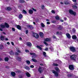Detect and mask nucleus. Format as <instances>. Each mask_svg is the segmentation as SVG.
<instances>
[{
	"label": "nucleus",
	"instance_id": "nucleus-20",
	"mask_svg": "<svg viewBox=\"0 0 78 78\" xmlns=\"http://www.w3.org/2000/svg\"><path fill=\"white\" fill-rule=\"evenodd\" d=\"M0 39L1 41H3L5 40V37L3 36H1Z\"/></svg>",
	"mask_w": 78,
	"mask_h": 78
},
{
	"label": "nucleus",
	"instance_id": "nucleus-21",
	"mask_svg": "<svg viewBox=\"0 0 78 78\" xmlns=\"http://www.w3.org/2000/svg\"><path fill=\"white\" fill-rule=\"evenodd\" d=\"M37 48L39 49V50H42V48L40 47V46L39 45H37Z\"/></svg>",
	"mask_w": 78,
	"mask_h": 78
},
{
	"label": "nucleus",
	"instance_id": "nucleus-37",
	"mask_svg": "<svg viewBox=\"0 0 78 78\" xmlns=\"http://www.w3.org/2000/svg\"><path fill=\"white\" fill-rule=\"evenodd\" d=\"M53 65L54 66H58V64L56 63H53Z\"/></svg>",
	"mask_w": 78,
	"mask_h": 78
},
{
	"label": "nucleus",
	"instance_id": "nucleus-24",
	"mask_svg": "<svg viewBox=\"0 0 78 78\" xmlns=\"http://www.w3.org/2000/svg\"><path fill=\"white\" fill-rule=\"evenodd\" d=\"M7 11H11L12 10V9L10 7H7Z\"/></svg>",
	"mask_w": 78,
	"mask_h": 78
},
{
	"label": "nucleus",
	"instance_id": "nucleus-34",
	"mask_svg": "<svg viewBox=\"0 0 78 78\" xmlns=\"http://www.w3.org/2000/svg\"><path fill=\"white\" fill-rule=\"evenodd\" d=\"M32 60L33 61V62H37V60H36V59L32 58Z\"/></svg>",
	"mask_w": 78,
	"mask_h": 78
},
{
	"label": "nucleus",
	"instance_id": "nucleus-17",
	"mask_svg": "<svg viewBox=\"0 0 78 78\" xmlns=\"http://www.w3.org/2000/svg\"><path fill=\"white\" fill-rule=\"evenodd\" d=\"M26 75L27 77H31V74L29 73L28 72H27L26 73Z\"/></svg>",
	"mask_w": 78,
	"mask_h": 78
},
{
	"label": "nucleus",
	"instance_id": "nucleus-57",
	"mask_svg": "<svg viewBox=\"0 0 78 78\" xmlns=\"http://www.w3.org/2000/svg\"><path fill=\"white\" fill-rule=\"evenodd\" d=\"M11 43L12 44V45H14V42H11Z\"/></svg>",
	"mask_w": 78,
	"mask_h": 78
},
{
	"label": "nucleus",
	"instance_id": "nucleus-8",
	"mask_svg": "<svg viewBox=\"0 0 78 78\" xmlns=\"http://www.w3.org/2000/svg\"><path fill=\"white\" fill-rule=\"evenodd\" d=\"M38 71L40 73H42L43 72V70H42L41 67L40 66L39 67V68L38 69Z\"/></svg>",
	"mask_w": 78,
	"mask_h": 78
},
{
	"label": "nucleus",
	"instance_id": "nucleus-32",
	"mask_svg": "<svg viewBox=\"0 0 78 78\" xmlns=\"http://www.w3.org/2000/svg\"><path fill=\"white\" fill-rule=\"evenodd\" d=\"M72 32L73 33H75L76 32V30L75 29V28H73L72 29Z\"/></svg>",
	"mask_w": 78,
	"mask_h": 78
},
{
	"label": "nucleus",
	"instance_id": "nucleus-49",
	"mask_svg": "<svg viewBox=\"0 0 78 78\" xmlns=\"http://www.w3.org/2000/svg\"><path fill=\"white\" fill-rule=\"evenodd\" d=\"M22 72V71L21 70H18L17 71V73H21Z\"/></svg>",
	"mask_w": 78,
	"mask_h": 78
},
{
	"label": "nucleus",
	"instance_id": "nucleus-10",
	"mask_svg": "<svg viewBox=\"0 0 78 78\" xmlns=\"http://www.w3.org/2000/svg\"><path fill=\"white\" fill-rule=\"evenodd\" d=\"M66 36L67 37L68 39H70L71 38V36H70V34L67 33L66 34Z\"/></svg>",
	"mask_w": 78,
	"mask_h": 78
},
{
	"label": "nucleus",
	"instance_id": "nucleus-44",
	"mask_svg": "<svg viewBox=\"0 0 78 78\" xmlns=\"http://www.w3.org/2000/svg\"><path fill=\"white\" fill-rule=\"evenodd\" d=\"M25 52H26V53H29L30 52V51L28 50L27 49H26L25 50Z\"/></svg>",
	"mask_w": 78,
	"mask_h": 78
},
{
	"label": "nucleus",
	"instance_id": "nucleus-60",
	"mask_svg": "<svg viewBox=\"0 0 78 78\" xmlns=\"http://www.w3.org/2000/svg\"><path fill=\"white\" fill-rule=\"evenodd\" d=\"M46 21L47 22H50V20H48V19H46Z\"/></svg>",
	"mask_w": 78,
	"mask_h": 78
},
{
	"label": "nucleus",
	"instance_id": "nucleus-64",
	"mask_svg": "<svg viewBox=\"0 0 78 78\" xmlns=\"http://www.w3.org/2000/svg\"><path fill=\"white\" fill-rule=\"evenodd\" d=\"M64 20H67V18L64 17Z\"/></svg>",
	"mask_w": 78,
	"mask_h": 78
},
{
	"label": "nucleus",
	"instance_id": "nucleus-11",
	"mask_svg": "<svg viewBox=\"0 0 78 78\" xmlns=\"http://www.w3.org/2000/svg\"><path fill=\"white\" fill-rule=\"evenodd\" d=\"M4 26H5V27H6V28H8L9 27V24L6 22H5L4 23Z\"/></svg>",
	"mask_w": 78,
	"mask_h": 78
},
{
	"label": "nucleus",
	"instance_id": "nucleus-43",
	"mask_svg": "<svg viewBox=\"0 0 78 78\" xmlns=\"http://www.w3.org/2000/svg\"><path fill=\"white\" fill-rule=\"evenodd\" d=\"M41 9H44V8H45V6L44 5H42L41 7Z\"/></svg>",
	"mask_w": 78,
	"mask_h": 78
},
{
	"label": "nucleus",
	"instance_id": "nucleus-59",
	"mask_svg": "<svg viewBox=\"0 0 78 78\" xmlns=\"http://www.w3.org/2000/svg\"><path fill=\"white\" fill-rule=\"evenodd\" d=\"M59 34H60V35L62 34V32H59Z\"/></svg>",
	"mask_w": 78,
	"mask_h": 78
},
{
	"label": "nucleus",
	"instance_id": "nucleus-33",
	"mask_svg": "<svg viewBox=\"0 0 78 78\" xmlns=\"http://www.w3.org/2000/svg\"><path fill=\"white\" fill-rule=\"evenodd\" d=\"M23 14H27V12L25 10H23Z\"/></svg>",
	"mask_w": 78,
	"mask_h": 78
},
{
	"label": "nucleus",
	"instance_id": "nucleus-12",
	"mask_svg": "<svg viewBox=\"0 0 78 78\" xmlns=\"http://www.w3.org/2000/svg\"><path fill=\"white\" fill-rule=\"evenodd\" d=\"M29 28V29H30L31 30H33L34 29V27H33V26L31 25H28L27 26Z\"/></svg>",
	"mask_w": 78,
	"mask_h": 78
},
{
	"label": "nucleus",
	"instance_id": "nucleus-54",
	"mask_svg": "<svg viewBox=\"0 0 78 78\" xmlns=\"http://www.w3.org/2000/svg\"><path fill=\"white\" fill-rule=\"evenodd\" d=\"M49 49H51V50L52 51H53V50H54V49L53 48H49Z\"/></svg>",
	"mask_w": 78,
	"mask_h": 78
},
{
	"label": "nucleus",
	"instance_id": "nucleus-3",
	"mask_svg": "<svg viewBox=\"0 0 78 78\" xmlns=\"http://www.w3.org/2000/svg\"><path fill=\"white\" fill-rule=\"evenodd\" d=\"M71 60L76 61V56L75 55H73L70 56Z\"/></svg>",
	"mask_w": 78,
	"mask_h": 78
},
{
	"label": "nucleus",
	"instance_id": "nucleus-47",
	"mask_svg": "<svg viewBox=\"0 0 78 78\" xmlns=\"http://www.w3.org/2000/svg\"><path fill=\"white\" fill-rule=\"evenodd\" d=\"M12 30L13 31H15V28L14 27H12Z\"/></svg>",
	"mask_w": 78,
	"mask_h": 78
},
{
	"label": "nucleus",
	"instance_id": "nucleus-29",
	"mask_svg": "<svg viewBox=\"0 0 78 78\" xmlns=\"http://www.w3.org/2000/svg\"><path fill=\"white\" fill-rule=\"evenodd\" d=\"M19 2L21 3H25V1L23 0H19Z\"/></svg>",
	"mask_w": 78,
	"mask_h": 78
},
{
	"label": "nucleus",
	"instance_id": "nucleus-48",
	"mask_svg": "<svg viewBox=\"0 0 78 78\" xmlns=\"http://www.w3.org/2000/svg\"><path fill=\"white\" fill-rule=\"evenodd\" d=\"M51 12L52 13H53V14H55V12L53 10H51Z\"/></svg>",
	"mask_w": 78,
	"mask_h": 78
},
{
	"label": "nucleus",
	"instance_id": "nucleus-51",
	"mask_svg": "<svg viewBox=\"0 0 78 78\" xmlns=\"http://www.w3.org/2000/svg\"><path fill=\"white\" fill-rule=\"evenodd\" d=\"M28 30H26V34H28Z\"/></svg>",
	"mask_w": 78,
	"mask_h": 78
},
{
	"label": "nucleus",
	"instance_id": "nucleus-38",
	"mask_svg": "<svg viewBox=\"0 0 78 78\" xmlns=\"http://www.w3.org/2000/svg\"><path fill=\"white\" fill-rule=\"evenodd\" d=\"M55 19L57 20H59V16H56L55 17Z\"/></svg>",
	"mask_w": 78,
	"mask_h": 78
},
{
	"label": "nucleus",
	"instance_id": "nucleus-15",
	"mask_svg": "<svg viewBox=\"0 0 78 78\" xmlns=\"http://www.w3.org/2000/svg\"><path fill=\"white\" fill-rule=\"evenodd\" d=\"M72 38L73 40H76L77 39V37L75 35H73L72 36Z\"/></svg>",
	"mask_w": 78,
	"mask_h": 78
},
{
	"label": "nucleus",
	"instance_id": "nucleus-7",
	"mask_svg": "<svg viewBox=\"0 0 78 78\" xmlns=\"http://www.w3.org/2000/svg\"><path fill=\"white\" fill-rule=\"evenodd\" d=\"M68 78H73L75 76V75L73 74V73H70L67 75Z\"/></svg>",
	"mask_w": 78,
	"mask_h": 78
},
{
	"label": "nucleus",
	"instance_id": "nucleus-6",
	"mask_svg": "<svg viewBox=\"0 0 78 78\" xmlns=\"http://www.w3.org/2000/svg\"><path fill=\"white\" fill-rule=\"evenodd\" d=\"M33 37H35V38H36L37 39V38H39V37L38 34L36 33H33Z\"/></svg>",
	"mask_w": 78,
	"mask_h": 78
},
{
	"label": "nucleus",
	"instance_id": "nucleus-45",
	"mask_svg": "<svg viewBox=\"0 0 78 78\" xmlns=\"http://www.w3.org/2000/svg\"><path fill=\"white\" fill-rule=\"evenodd\" d=\"M25 69L26 70H28V69H30V67H28V66H26L25 67Z\"/></svg>",
	"mask_w": 78,
	"mask_h": 78
},
{
	"label": "nucleus",
	"instance_id": "nucleus-18",
	"mask_svg": "<svg viewBox=\"0 0 78 78\" xmlns=\"http://www.w3.org/2000/svg\"><path fill=\"white\" fill-rule=\"evenodd\" d=\"M39 35L41 37H44V33L42 32H40L39 33Z\"/></svg>",
	"mask_w": 78,
	"mask_h": 78
},
{
	"label": "nucleus",
	"instance_id": "nucleus-13",
	"mask_svg": "<svg viewBox=\"0 0 78 78\" xmlns=\"http://www.w3.org/2000/svg\"><path fill=\"white\" fill-rule=\"evenodd\" d=\"M16 59L18 61H21L22 60V58L20 57H17L16 58Z\"/></svg>",
	"mask_w": 78,
	"mask_h": 78
},
{
	"label": "nucleus",
	"instance_id": "nucleus-39",
	"mask_svg": "<svg viewBox=\"0 0 78 78\" xmlns=\"http://www.w3.org/2000/svg\"><path fill=\"white\" fill-rule=\"evenodd\" d=\"M30 55H33V56H35V55H36V54L35 53H30Z\"/></svg>",
	"mask_w": 78,
	"mask_h": 78
},
{
	"label": "nucleus",
	"instance_id": "nucleus-28",
	"mask_svg": "<svg viewBox=\"0 0 78 78\" xmlns=\"http://www.w3.org/2000/svg\"><path fill=\"white\" fill-rule=\"evenodd\" d=\"M4 48V47L2 45H0V50H3Z\"/></svg>",
	"mask_w": 78,
	"mask_h": 78
},
{
	"label": "nucleus",
	"instance_id": "nucleus-14",
	"mask_svg": "<svg viewBox=\"0 0 78 78\" xmlns=\"http://www.w3.org/2000/svg\"><path fill=\"white\" fill-rule=\"evenodd\" d=\"M16 28L18 29V30H21L22 29V28L21 27V26H20V25H16Z\"/></svg>",
	"mask_w": 78,
	"mask_h": 78
},
{
	"label": "nucleus",
	"instance_id": "nucleus-4",
	"mask_svg": "<svg viewBox=\"0 0 78 78\" xmlns=\"http://www.w3.org/2000/svg\"><path fill=\"white\" fill-rule=\"evenodd\" d=\"M69 69L70 70H74V66L73 65H70L69 66Z\"/></svg>",
	"mask_w": 78,
	"mask_h": 78
},
{
	"label": "nucleus",
	"instance_id": "nucleus-61",
	"mask_svg": "<svg viewBox=\"0 0 78 78\" xmlns=\"http://www.w3.org/2000/svg\"><path fill=\"white\" fill-rule=\"evenodd\" d=\"M0 31H3V29H2V28H0Z\"/></svg>",
	"mask_w": 78,
	"mask_h": 78
},
{
	"label": "nucleus",
	"instance_id": "nucleus-41",
	"mask_svg": "<svg viewBox=\"0 0 78 78\" xmlns=\"http://www.w3.org/2000/svg\"><path fill=\"white\" fill-rule=\"evenodd\" d=\"M65 5H69V2L67 1H66L65 2Z\"/></svg>",
	"mask_w": 78,
	"mask_h": 78
},
{
	"label": "nucleus",
	"instance_id": "nucleus-23",
	"mask_svg": "<svg viewBox=\"0 0 78 78\" xmlns=\"http://www.w3.org/2000/svg\"><path fill=\"white\" fill-rule=\"evenodd\" d=\"M45 41H46V42H49L50 41H51V40H50V39L48 38H47L45 40Z\"/></svg>",
	"mask_w": 78,
	"mask_h": 78
},
{
	"label": "nucleus",
	"instance_id": "nucleus-25",
	"mask_svg": "<svg viewBox=\"0 0 78 78\" xmlns=\"http://www.w3.org/2000/svg\"><path fill=\"white\" fill-rule=\"evenodd\" d=\"M9 54L11 55H14V52H13V51L12 50H11L9 52Z\"/></svg>",
	"mask_w": 78,
	"mask_h": 78
},
{
	"label": "nucleus",
	"instance_id": "nucleus-19",
	"mask_svg": "<svg viewBox=\"0 0 78 78\" xmlns=\"http://www.w3.org/2000/svg\"><path fill=\"white\" fill-rule=\"evenodd\" d=\"M63 29V27L61 25H59V30H62Z\"/></svg>",
	"mask_w": 78,
	"mask_h": 78
},
{
	"label": "nucleus",
	"instance_id": "nucleus-9",
	"mask_svg": "<svg viewBox=\"0 0 78 78\" xmlns=\"http://www.w3.org/2000/svg\"><path fill=\"white\" fill-rule=\"evenodd\" d=\"M27 46L30 47L32 46V44L30 42H27L26 43Z\"/></svg>",
	"mask_w": 78,
	"mask_h": 78
},
{
	"label": "nucleus",
	"instance_id": "nucleus-30",
	"mask_svg": "<svg viewBox=\"0 0 78 78\" xmlns=\"http://www.w3.org/2000/svg\"><path fill=\"white\" fill-rule=\"evenodd\" d=\"M23 17V16L22 15V14H20L19 16V19H22V17Z\"/></svg>",
	"mask_w": 78,
	"mask_h": 78
},
{
	"label": "nucleus",
	"instance_id": "nucleus-42",
	"mask_svg": "<svg viewBox=\"0 0 78 78\" xmlns=\"http://www.w3.org/2000/svg\"><path fill=\"white\" fill-rule=\"evenodd\" d=\"M44 43L46 45V46H47V45H48V44H47V42H46L44 41Z\"/></svg>",
	"mask_w": 78,
	"mask_h": 78
},
{
	"label": "nucleus",
	"instance_id": "nucleus-16",
	"mask_svg": "<svg viewBox=\"0 0 78 78\" xmlns=\"http://www.w3.org/2000/svg\"><path fill=\"white\" fill-rule=\"evenodd\" d=\"M11 75L12 76L14 77L16 76V74L15 72L12 71L11 72Z\"/></svg>",
	"mask_w": 78,
	"mask_h": 78
},
{
	"label": "nucleus",
	"instance_id": "nucleus-62",
	"mask_svg": "<svg viewBox=\"0 0 78 78\" xmlns=\"http://www.w3.org/2000/svg\"><path fill=\"white\" fill-rule=\"evenodd\" d=\"M47 23L48 25H50V22H47Z\"/></svg>",
	"mask_w": 78,
	"mask_h": 78
},
{
	"label": "nucleus",
	"instance_id": "nucleus-63",
	"mask_svg": "<svg viewBox=\"0 0 78 78\" xmlns=\"http://www.w3.org/2000/svg\"><path fill=\"white\" fill-rule=\"evenodd\" d=\"M59 63L61 64L62 63V62H61V61L60 60H59Z\"/></svg>",
	"mask_w": 78,
	"mask_h": 78
},
{
	"label": "nucleus",
	"instance_id": "nucleus-46",
	"mask_svg": "<svg viewBox=\"0 0 78 78\" xmlns=\"http://www.w3.org/2000/svg\"><path fill=\"white\" fill-rule=\"evenodd\" d=\"M56 20H53L51 21V23H56Z\"/></svg>",
	"mask_w": 78,
	"mask_h": 78
},
{
	"label": "nucleus",
	"instance_id": "nucleus-26",
	"mask_svg": "<svg viewBox=\"0 0 78 78\" xmlns=\"http://www.w3.org/2000/svg\"><path fill=\"white\" fill-rule=\"evenodd\" d=\"M4 60L5 61H6L7 62H8V60H9V58L8 57H5L4 58Z\"/></svg>",
	"mask_w": 78,
	"mask_h": 78
},
{
	"label": "nucleus",
	"instance_id": "nucleus-56",
	"mask_svg": "<svg viewBox=\"0 0 78 78\" xmlns=\"http://www.w3.org/2000/svg\"><path fill=\"white\" fill-rule=\"evenodd\" d=\"M53 39H56V37H55V36H53Z\"/></svg>",
	"mask_w": 78,
	"mask_h": 78
},
{
	"label": "nucleus",
	"instance_id": "nucleus-36",
	"mask_svg": "<svg viewBox=\"0 0 78 78\" xmlns=\"http://www.w3.org/2000/svg\"><path fill=\"white\" fill-rule=\"evenodd\" d=\"M41 25L42 27H43V28L45 27V25H44V24H43V23H41Z\"/></svg>",
	"mask_w": 78,
	"mask_h": 78
},
{
	"label": "nucleus",
	"instance_id": "nucleus-53",
	"mask_svg": "<svg viewBox=\"0 0 78 78\" xmlns=\"http://www.w3.org/2000/svg\"><path fill=\"white\" fill-rule=\"evenodd\" d=\"M34 67L33 65H30V68H34Z\"/></svg>",
	"mask_w": 78,
	"mask_h": 78
},
{
	"label": "nucleus",
	"instance_id": "nucleus-40",
	"mask_svg": "<svg viewBox=\"0 0 78 78\" xmlns=\"http://www.w3.org/2000/svg\"><path fill=\"white\" fill-rule=\"evenodd\" d=\"M73 8H75V9H76V8H77V6L75 5H73Z\"/></svg>",
	"mask_w": 78,
	"mask_h": 78
},
{
	"label": "nucleus",
	"instance_id": "nucleus-52",
	"mask_svg": "<svg viewBox=\"0 0 78 78\" xmlns=\"http://www.w3.org/2000/svg\"><path fill=\"white\" fill-rule=\"evenodd\" d=\"M48 48H46L44 49V50H45V51H48Z\"/></svg>",
	"mask_w": 78,
	"mask_h": 78
},
{
	"label": "nucleus",
	"instance_id": "nucleus-58",
	"mask_svg": "<svg viewBox=\"0 0 78 78\" xmlns=\"http://www.w3.org/2000/svg\"><path fill=\"white\" fill-rule=\"evenodd\" d=\"M15 55H16V56H18V55H19V54L17 52H16L15 53Z\"/></svg>",
	"mask_w": 78,
	"mask_h": 78
},
{
	"label": "nucleus",
	"instance_id": "nucleus-35",
	"mask_svg": "<svg viewBox=\"0 0 78 78\" xmlns=\"http://www.w3.org/2000/svg\"><path fill=\"white\" fill-rule=\"evenodd\" d=\"M43 55L44 57H47L46 52H43Z\"/></svg>",
	"mask_w": 78,
	"mask_h": 78
},
{
	"label": "nucleus",
	"instance_id": "nucleus-22",
	"mask_svg": "<svg viewBox=\"0 0 78 78\" xmlns=\"http://www.w3.org/2000/svg\"><path fill=\"white\" fill-rule=\"evenodd\" d=\"M0 27L2 29H3V28H5V25H3V24H1Z\"/></svg>",
	"mask_w": 78,
	"mask_h": 78
},
{
	"label": "nucleus",
	"instance_id": "nucleus-31",
	"mask_svg": "<svg viewBox=\"0 0 78 78\" xmlns=\"http://www.w3.org/2000/svg\"><path fill=\"white\" fill-rule=\"evenodd\" d=\"M26 62L27 63V64H28V65H30V61L29 60H26Z\"/></svg>",
	"mask_w": 78,
	"mask_h": 78
},
{
	"label": "nucleus",
	"instance_id": "nucleus-2",
	"mask_svg": "<svg viewBox=\"0 0 78 78\" xmlns=\"http://www.w3.org/2000/svg\"><path fill=\"white\" fill-rule=\"evenodd\" d=\"M69 12L70 14L73 15L74 16H76V12L73 11L72 9L69 10Z\"/></svg>",
	"mask_w": 78,
	"mask_h": 78
},
{
	"label": "nucleus",
	"instance_id": "nucleus-1",
	"mask_svg": "<svg viewBox=\"0 0 78 78\" xmlns=\"http://www.w3.org/2000/svg\"><path fill=\"white\" fill-rule=\"evenodd\" d=\"M55 69L56 70V71H55V70H52V73L54 74L55 76L57 77L58 76V73L57 72L58 71H59V68H55Z\"/></svg>",
	"mask_w": 78,
	"mask_h": 78
},
{
	"label": "nucleus",
	"instance_id": "nucleus-5",
	"mask_svg": "<svg viewBox=\"0 0 78 78\" xmlns=\"http://www.w3.org/2000/svg\"><path fill=\"white\" fill-rule=\"evenodd\" d=\"M69 49L72 52H75L76 51V50L75 49V48L73 46H71L69 47Z\"/></svg>",
	"mask_w": 78,
	"mask_h": 78
},
{
	"label": "nucleus",
	"instance_id": "nucleus-55",
	"mask_svg": "<svg viewBox=\"0 0 78 78\" xmlns=\"http://www.w3.org/2000/svg\"><path fill=\"white\" fill-rule=\"evenodd\" d=\"M72 1L74 3L76 2V0H73Z\"/></svg>",
	"mask_w": 78,
	"mask_h": 78
},
{
	"label": "nucleus",
	"instance_id": "nucleus-27",
	"mask_svg": "<svg viewBox=\"0 0 78 78\" xmlns=\"http://www.w3.org/2000/svg\"><path fill=\"white\" fill-rule=\"evenodd\" d=\"M29 14H32L33 13V11L31 10H29Z\"/></svg>",
	"mask_w": 78,
	"mask_h": 78
},
{
	"label": "nucleus",
	"instance_id": "nucleus-50",
	"mask_svg": "<svg viewBox=\"0 0 78 78\" xmlns=\"http://www.w3.org/2000/svg\"><path fill=\"white\" fill-rule=\"evenodd\" d=\"M32 10H33V11H35V12H36V9H34V8H32Z\"/></svg>",
	"mask_w": 78,
	"mask_h": 78
}]
</instances>
